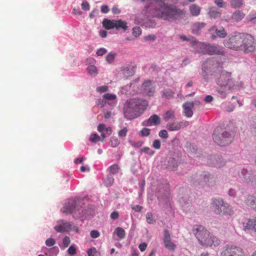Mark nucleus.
Instances as JSON below:
<instances>
[{"mask_svg":"<svg viewBox=\"0 0 256 256\" xmlns=\"http://www.w3.org/2000/svg\"><path fill=\"white\" fill-rule=\"evenodd\" d=\"M107 50L104 48H100L96 52V54L98 56H102L106 52Z\"/></svg>","mask_w":256,"mask_h":256,"instance_id":"0e129e2a","label":"nucleus"},{"mask_svg":"<svg viewBox=\"0 0 256 256\" xmlns=\"http://www.w3.org/2000/svg\"><path fill=\"white\" fill-rule=\"evenodd\" d=\"M189 124V122L186 120H182L180 122L176 121L167 124L166 128L170 131H177L188 126Z\"/></svg>","mask_w":256,"mask_h":256,"instance_id":"4468645a","label":"nucleus"},{"mask_svg":"<svg viewBox=\"0 0 256 256\" xmlns=\"http://www.w3.org/2000/svg\"><path fill=\"white\" fill-rule=\"evenodd\" d=\"M116 54L114 52H110L106 56V60L108 62V63H111L114 60V59L115 58V56H116Z\"/></svg>","mask_w":256,"mask_h":256,"instance_id":"c03bdc74","label":"nucleus"},{"mask_svg":"<svg viewBox=\"0 0 256 256\" xmlns=\"http://www.w3.org/2000/svg\"><path fill=\"white\" fill-rule=\"evenodd\" d=\"M120 144V140L116 136H112L110 140L109 144L112 148L118 146Z\"/></svg>","mask_w":256,"mask_h":256,"instance_id":"e433bc0d","label":"nucleus"},{"mask_svg":"<svg viewBox=\"0 0 256 256\" xmlns=\"http://www.w3.org/2000/svg\"><path fill=\"white\" fill-rule=\"evenodd\" d=\"M256 44L255 40L251 35L244 34L242 45V50L244 53L252 52L255 50Z\"/></svg>","mask_w":256,"mask_h":256,"instance_id":"1a4fd4ad","label":"nucleus"},{"mask_svg":"<svg viewBox=\"0 0 256 256\" xmlns=\"http://www.w3.org/2000/svg\"><path fill=\"white\" fill-rule=\"evenodd\" d=\"M190 11L192 16H198L200 14L201 8L196 4H192L190 8Z\"/></svg>","mask_w":256,"mask_h":256,"instance_id":"393cba45","label":"nucleus"},{"mask_svg":"<svg viewBox=\"0 0 256 256\" xmlns=\"http://www.w3.org/2000/svg\"><path fill=\"white\" fill-rule=\"evenodd\" d=\"M148 102L142 99L130 98L126 101L124 106V117L133 120L139 116L146 108Z\"/></svg>","mask_w":256,"mask_h":256,"instance_id":"f03ea898","label":"nucleus"},{"mask_svg":"<svg viewBox=\"0 0 256 256\" xmlns=\"http://www.w3.org/2000/svg\"><path fill=\"white\" fill-rule=\"evenodd\" d=\"M190 44L196 52L202 54L224 56L226 51L222 46L209 42L192 40Z\"/></svg>","mask_w":256,"mask_h":256,"instance_id":"20e7f679","label":"nucleus"},{"mask_svg":"<svg viewBox=\"0 0 256 256\" xmlns=\"http://www.w3.org/2000/svg\"><path fill=\"white\" fill-rule=\"evenodd\" d=\"M159 0H146L148 2H150V4L148 6H145V8L146 9V10H149L150 12V13L152 12V10L154 8H156V5L158 3H161V2H158Z\"/></svg>","mask_w":256,"mask_h":256,"instance_id":"473e14b6","label":"nucleus"},{"mask_svg":"<svg viewBox=\"0 0 256 256\" xmlns=\"http://www.w3.org/2000/svg\"><path fill=\"white\" fill-rule=\"evenodd\" d=\"M163 242L166 249L172 252L176 250V245L172 241L170 234L168 230H165L164 232Z\"/></svg>","mask_w":256,"mask_h":256,"instance_id":"ddd939ff","label":"nucleus"},{"mask_svg":"<svg viewBox=\"0 0 256 256\" xmlns=\"http://www.w3.org/2000/svg\"><path fill=\"white\" fill-rule=\"evenodd\" d=\"M160 123V118L156 114H153L146 121L143 122V125L146 126H158Z\"/></svg>","mask_w":256,"mask_h":256,"instance_id":"dca6fc26","label":"nucleus"},{"mask_svg":"<svg viewBox=\"0 0 256 256\" xmlns=\"http://www.w3.org/2000/svg\"><path fill=\"white\" fill-rule=\"evenodd\" d=\"M230 3L232 8H238L244 4V1L243 0H230Z\"/></svg>","mask_w":256,"mask_h":256,"instance_id":"2f4dec72","label":"nucleus"},{"mask_svg":"<svg viewBox=\"0 0 256 256\" xmlns=\"http://www.w3.org/2000/svg\"><path fill=\"white\" fill-rule=\"evenodd\" d=\"M186 12L175 6L164 2L158 3L156 8L152 10L151 14L168 21H174L185 16Z\"/></svg>","mask_w":256,"mask_h":256,"instance_id":"f257e3e1","label":"nucleus"},{"mask_svg":"<svg viewBox=\"0 0 256 256\" xmlns=\"http://www.w3.org/2000/svg\"><path fill=\"white\" fill-rule=\"evenodd\" d=\"M114 24L115 20H110L105 18L102 22V26L106 30L114 28Z\"/></svg>","mask_w":256,"mask_h":256,"instance_id":"5701e85b","label":"nucleus"},{"mask_svg":"<svg viewBox=\"0 0 256 256\" xmlns=\"http://www.w3.org/2000/svg\"><path fill=\"white\" fill-rule=\"evenodd\" d=\"M54 230L58 232H66L70 231L78 232V228L73 226L72 222L62 220L58 225L54 227Z\"/></svg>","mask_w":256,"mask_h":256,"instance_id":"9b49d317","label":"nucleus"},{"mask_svg":"<svg viewBox=\"0 0 256 256\" xmlns=\"http://www.w3.org/2000/svg\"><path fill=\"white\" fill-rule=\"evenodd\" d=\"M194 232L199 243L202 246H217L220 244V242L216 236L202 226H196Z\"/></svg>","mask_w":256,"mask_h":256,"instance_id":"7ed1b4c3","label":"nucleus"},{"mask_svg":"<svg viewBox=\"0 0 256 256\" xmlns=\"http://www.w3.org/2000/svg\"><path fill=\"white\" fill-rule=\"evenodd\" d=\"M56 243V242L54 238H49L46 241V244L48 246H54Z\"/></svg>","mask_w":256,"mask_h":256,"instance_id":"4d7b16f0","label":"nucleus"},{"mask_svg":"<svg viewBox=\"0 0 256 256\" xmlns=\"http://www.w3.org/2000/svg\"><path fill=\"white\" fill-rule=\"evenodd\" d=\"M119 216L118 212H113L111 213L110 217L112 220H116Z\"/></svg>","mask_w":256,"mask_h":256,"instance_id":"338daca9","label":"nucleus"},{"mask_svg":"<svg viewBox=\"0 0 256 256\" xmlns=\"http://www.w3.org/2000/svg\"><path fill=\"white\" fill-rule=\"evenodd\" d=\"M206 24L205 22H196L193 26L192 28V32L194 34H200L201 30L204 28Z\"/></svg>","mask_w":256,"mask_h":256,"instance_id":"aec40b11","label":"nucleus"},{"mask_svg":"<svg viewBox=\"0 0 256 256\" xmlns=\"http://www.w3.org/2000/svg\"><path fill=\"white\" fill-rule=\"evenodd\" d=\"M91 212L88 209H83L82 210V214L78 216L81 220H84L90 214Z\"/></svg>","mask_w":256,"mask_h":256,"instance_id":"58836bf2","label":"nucleus"},{"mask_svg":"<svg viewBox=\"0 0 256 256\" xmlns=\"http://www.w3.org/2000/svg\"><path fill=\"white\" fill-rule=\"evenodd\" d=\"M88 74L92 76H96L98 74L97 68L96 66L91 65L87 68Z\"/></svg>","mask_w":256,"mask_h":256,"instance_id":"c9c22d12","label":"nucleus"},{"mask_svg":"<svg viewBox=\"0 0 256 256\" xmlns=\"http://www.w3.org/2000/svg\"><path fill=\"white\" fill-rule=\"evenodd\" d=\"M127 132L128 129L126 127H124L122 129H121L118 131V136L120 137H124L126 136Z\"/></svg>","mask_w":256,"mask_h":256,"instance_id":"8fccbe9b","label":"nucleus"},{"mask_svg":"<svg viewBox=\"0 0 256 256\" xmlns=\"http://www.w3.org/2000/svg\"><path fill=\"white\" fill-rule=\"evenodd\" d=\"M244 33H238L230 36L228 39L224 42V46L230 49L239 51L242 50V45Z\"/></svg>","mask_w":256,"mask_h":256,"instance_id":"6e6552de","label":"nucleus"},{"mask_svg":"<svg viewBox=\"0 0 256 256\" xmlns=\"http://www.w3.org/2000/svg\"><path fill=\"white\" fill-rule=\"evenodd\" d=\"M114 232L120 238H124L126 236L124 230L120 227L116 228Z\"/></svg>","mask_w":256,"mask_h":256,"instance_id":"f704fd0d","label":"nucleus"},{"mask_svg":"<svg viewBox=\"0 0 256 256\" xmlns=\"http://www.w3.org/2000/svg\"><path fill=\"white\" fill-rule=\"evenodd\" d=\"M108 169L109 172L110 174H114L118 172L119 170H120V168L118 164H114L110 166Z\"/></svg>","mask_w":256,"mask_h":256,"instance_id":"a19ab883","label":"nucleus"},{"mask_svg":"<svg viewBox=\"0 0 256 256\" xmlns=\"http://www.w3.org/2000/svg\"><path fill=\"white\" fill-rule=\"evenodd\" d=\"M245 228L254 230L256 234V219H250L246 224Z\"/></svg>","mask_w":256,"mask_h":256,"instance_id":"cd10ccee","label":"nucleus"},{"mask_svg":"<svg viewBox=\"0 0 256 256\" xmlns=\"http://www.w3.org/2000/svg\"><path fill=\"white\" fill-rule=\"evenodd\" d=\"M210 174H204L200 176L198 178L199 184L202 185L204 183H206L209 180Z\"/></svg>","mask_w":256,"mask_h":256,"instance_id":"7c9ffc66","label":"nucleus"},{"mask_svg":"<svg viewBox=\"0 0 256 256\" xmlns=\"http://www.w3.org/2000/svg\"><path fill=\"white\" fill-rule=\"evenodd\" d=\"M140 133L142 136H147L150 134V130L148 128H144L141 130Z\"/></svg>","mask_w":256,"mask_h":256,"instance_id":"864d4df0","label":"nucleus"},{"mask_svg":"<svg viewBox=\"0 0 256 256\" xmlns=\"http://www.w3.org/2000/svg\"><path fill=\"white\" fill-rule=\"evenodd\" d=\"M160 146H161V144H160V140H156L153 142L152 146L154 148H156V150H158L160 148Z\"/></svg>","mask_w":256,"mask_h":256,"instance_id":"e2e57ef3","label":"nucleus"},{"mask_svg":"<svg viewBox=\"0 0 256 256\" xmlns=\"http://www.w3.org/2000/svg\"><path fill=\"white\" fill-rule=\"evenodd\" d=\"M128 142L130 146L136 148H140L144 144V142L142 140L134 141L130 140L128 141Z\"/></svg>","mask_w":256,"mask_h":256,"instance_id":"4c0bfd02","label":"nucleus"},{"mask_svg":"<svg viewBox=\"0 0 256 256\" xmlns=\"http://www.w3.org/2000/svg\"><path fill=\"white\" fill-rule=\"evenodd\" d=\"M158 136L162 138H167L168 136V133L166 130H161L158 134Z\"/></svg>","mask_w":256,"mask_h":256,"instance_id":"5fc2aeb1","label":"nucleus"},{"mask_svg":"<svg viewBox=\"0 0 256 256\" xmlns=\"http://www.w3.org/2000/svg\"><path fill=\"white\" fill-rule=\"evenodd\" d=\"M92 142L96 143L99 141L102 142L101 138L97 134H92L90 135L89 139Z\"/></svg>","mask_w":256,"mask_h":256,"instance_id":"ea45409f","label":"nucleus"},{"mask_svg":"<svg viewBox=\"0 0 256 256\" xmlns=\"http://www.w3.org/2000/svg\"><path fill=\"white\" fill-rule=\"evenodd\" d=\"M211 205L212 210L216 214L232 216L234 214L232 206L221 198H213Z\"/></svg>","mask_w":256,"mask_h":256,"instance_id":"423d86ee","label":"nucleus"},{"mask_svg":"<svg viewBox=\"0 0 256 256\" xmlns=\"http://www.w3.org/2000/svg\"><path fill=\"white\" fill-rule=\"evenodd\" d=\"M101 12L102 13L106 14L110 11V8L107 5H102L101 6Z\"/></svg>","mask_w":256,"mask_h":256,"instance_id":"69168bd1","label":"nucleus"},{"mask_svg":"<svg viewBox=\"0 0 256 256\" xmlns=\"http://www.w3.org/2000/svg\"><path fill=\"white\" fill-rule=\"evenodd\" d=\"M70 243V240L68 236H65L62 240V244L65 248H67Z\"/></svg>","mask_w":256,"mask_h":256,"instance_id":"3c124183","label":"nucleus"},{"mask_svg":"<svg viewBox=\"0 0 256 256\" xmlns=\"http://www.w3.org/2000/svg\"><path fill=\"white\" fill-rule=\"evenodd\" d=\"M68 253L71 255H74L76 254V248L74 246H70L68 250Z\"/></svg>","mask_w":256,"mask_h":256,"instance_id":"052dcab7","label":"nucleus"},{"mask_svg":"<svg viewBox=\"0 0 256 256\" xmlns=\"http://www.w3.org/2000/svg\"><path fill=\"white\" fill-rule=\"evenodd\" d=\"M174 92L170 89L167 88L162 90V96L167 99H170L174 97Z\"/></svg>","mask_w":256,"mask_h":256,"instance_id":"c756f323","label":"nucleus"},{"mask_svg":"<svg viewBox=\"0 0 256 256\" xmlns=\"http://www.w3.org/2000/svg\"><path fill=\"white\" fill-rule=\"evenodd\" d=\"M114 28L118 30L126 31L128 28V24L122 20H115Z\"/></svg>","mask_w":256,"mask_h":256,"instance_id":"6ab92c4d","label":"nucleus"},{"mask_svg":"<svg viewBox=\"0 0 256 256\" xmlns=\"http://www.w3.org/2000/svg\"><path fill=\"white\" fill-rule=\"evenodd\" d=\"M97 251L95 248H92L88 250L87 253L88 256H94Z\"/></svg>","mask_w":256,"mask_h":256,"instance_id":"bf43d9fd","label":"nucleus"},{"mask_svg":"<svg viewBox=\"0 0 256 256\" xmlns=\"http://www.w3.org/2000/svg\"><path fill=\"white\" fill-rule=\"evenodd\" d=\"M122 71L126 77H130L134 74V68L133 66H126L124 67Z\"/></svg>","mask_w":256,"mask_h":256,"instance_id":"a878e982","label":"nucleus"},{"mask_svg":"<svg viewBox=\"0 0 256 256\" xmlns=\"http://www.w3.org/2000/svg\"><path fill=\"white\" fill-rule=\"evenodd\" d=\"M215 30L216 36L212 35V39L214 40L216 38V36L220 38H224L227 36V33L225 31L224 28L222 27L220 29L216 28V26H212L210 29V31Z\"/></svg>","mask_w":256,"mask_h":256,"instance_id":"f3484780","label":"nucleus"},{"mask_svg":"<svg viewBox=\"0 0 256 256\" xmlns=\"http://www.w3.org/2000/svg\"><path fill=\"white\" fill-rule=\"evenodd\" d=\"M98 130L100 132H106L110 135L112 132V129L110 126L106 127L104 124H100L98 126Z\"/></svg>","mask_w":256,"mask_h":256,"instance_id":"c85d7f7f","label":"nucleus"},{"mask_svg":"<svg viewBox=\"0 0 256 256\" xmlns=\"http://www.w3.org/2000/svg\"><path fill=\"white\" fill-rule=\"evenodd\" d=\"M222 256H244L242 248L234 246H226L222 252Z\"/></svg>","mask_w":256,"mask_h":256,"instance_id":"9d476101","label":"nucleus"},{"mask_svg":"<svg viewBox=\"0 0 256 256\" xmlns=\"http://www.w3.org/2000/svg\"><path fill=\"white\" fill-rule=\"evenodd\" d=\"M212 138L214 142L220 146L230 144L233 140L232 134L222 127H217L214 130Z\"/></svg>","mask_w":256,"mask_h":256,"instance_id":"0eeeda50","label":"nucleus"},{"mask_svg":"<svg viewBox=\"0 0 256 256\" xmlns=\"http://www.w3.org/2000/svg\"><path fill=\"white\" fill-rule=\"evenodd\" d=\"M232 82L231 73L222 70L220 77L216 80V84L219 86L218 92L222 98H226L227 92L231 90L232 88Z\"/></svg>","mask_w":256,"mask_h":256,"instance_id":"39448f33","label":"nucleus"},{"mask_svg":"<svg viewBox=\"0 0 256 256\" xmlns=\"http://www.w3.org/2000/svg\"><path fill=\"white\" fill-rule=\"evenodd\" d=\"M208 14L210 18H216L221 16L220 11L214 7H211L209 9Z\"/></svg>","mask_w":256,"mask_h":256,"instance_id":"bb28decb","label":"nucleus"},{"mask_svg":"<svg viewBox=\"0 0 256 256\" xmlns=\"http://www.w3.org/2000/svg\"><path fill=\"white\" fill-rule=\"evenodd\" d=\"M194 106L193 102H184L182 106L184 110L183 113L184 115L188 118H191L193 115V111L192 108Z\"/></svg>","mask_w":256,"mask_h":256,"instance_id":"2eb2a0df","label":"nucleus"},{"mask_svg":"<svg viewBox=\"0 0 256 256\" xmlns=\"http://www.w3.org/2000/svg\"><path fill=\"white\" fill-rule=\"evenodd\" d=\"M104 98L108 100H114L116 98V94L110 93H106L103 96Z\"/></svg>","mask_w":256,"mask_h":256,"instance_id":"09e8293b","label":"nucleus"},{"mask_svg":"<svg viewBox=\"0 0 256 256\" xmlns=\"http://www.w3.org/2000/svg\"><path fill=\"white\" fill-rule=\"evenodd\" d=\"M242 174L248 183L250 182L253 186H256V176L250 178L249 176L250 174L248 173L246 170L244 169L242 170Z\"/></svg>","mask_w":256,"mask_h":256,"instance_id":"412c9836","label":"nucleus"},{"mask_svg":"<svg viewBox=\"0 0 256 256\" xmlns=\"http://www.w3.org/2000/svg\"><path fill=\"white\" fill-rule=\"evenodd\" d=\"M214 4L219 8H225L226 6V4L223 0H214Z\"/></svg>","mask_w":256,"mask_h":256,"instance_id":"49530a36","label":"nucleus"},{"mask_svg":"<svg viewBox=\"0 0 256 256\" xmlns=\"http://www.w3.org/2000/svg\"><path fill=\"white\" fill-rule=\"evenodd\" d=\"M142 92L149 96H153L155 92V86L150 80L144 81L141 86Z\"/></svg>","mask_w":256,"mask_h":256,"instance_id":"f8f14e48","label":"nucleus"},{"mask_svg":"<svg viewBox=\"0 0 256 256\" xmlns=\"http://www.w3.org/2000/svg\"><path fill=\"white\" fill-rule=\"evenodd\" d=\"M245 14L241 10L235 11L232 16V19L235 22H238L242 20L244 17Z\"/></svg>","mask_w":256,"mask_h":256,"instance_id":"4be33fe9","label":"nucleus"},{"mask_svg":"<svg viewBox=\"0 0 256 256\" xmlns=\"http://www.w3.org/2000/svg\"><path fill=\"white\" fill-rule=\"evenodd\" d=\"M108 90V88L106 86H98L96 88V90L100 92H106Z\"/></svg>","mask_w":256,"mask_h":256,"instance_id":"13d9d810","label":"nucleus"},{"mask_svg":"<svg viewBox=\"0 0 256 256\" xmlns=\"http://www.w3.org/2000/svg\"><path fill=\"white\" fill-rule=\"evenodd\" d=\"M245 203L247 206L256 210V193L248 196L245 200Z\"/></svg>","mask_w":256,"mask_h":256,"instance_id":"a211bd4d","label":"nucleus"},{"mask_svg":"<svg viewBox=\"0 0 256 256\" xmlns=\"http://www.w3.org/2000/svg\"><path fill=\"white\" fill-rule=\"evenodd\" d=\"M90 236L91 238H96L100 236V234L98 230H92L90 232Z\"/></svg>","mask_w":256,"mask_h":256,"instance_id":"603ef678","label":"nucleus"},{"mask_svg":"<svg viewBox=\"0 0 256 256\" xmlns=\"http://www.w3.org/2000/svg\"><path fill=\"white\" fill-rule=\"evenodd\" d=\"M140 151L144 152L146 154H148L150 156H152L154 154V152L148 147H144L142 148H141L140 150Z\"/></svg>","mask_w":256,"mask_h":256,"instance_id":"de8ad7c7","label":"nucleus"},{"mask_svg":"<svg viewBox=\"0 0 256 256\" xmlns=\"http://www.w3.org/2000/svg\"><path fill=\"white\" fill-rule=\"evenodd\" d=\"M112 11L114 14H119L121 12L120 10L117 6L112 7Z\"/></svg>","mask_w":256,"mask_h":256,"instance_id":"774afa93","label":"nucleus"},{"mask_svg":"<svg viewBox=\"0 0 256 256\" xmlns=\"http://www.w3.org/2000/svg\"><path fill=\"white\" fill-rule=\"evenodd\" d=\"M142 34V30L140 27L136 26L132 29V34L135 37L139 36Z\"/></svg>","mask_w":256,"mask_h":256,"instance_id":"a18cd8bd","label":"nucleus"},{"mask_svg":"<svg viewBox=\"0 0 256 256\" xmlns=\"http://www.w3.org/2000/svg\"><path fill=\"white\" fill-rule=\"evenodd\" d=\"M175 117L174 111L173 110H170L167 111L164 115V120L167 122L170 119L174 118Z\"/></svg>","mask_w":256,"mask_h":256,"instance_id":"72a5a7b5","label":"nucleus"},{"mask_svg":"<svg viewBox=\"0 0 256 256\" xmlns=\"http://www.w3.org/2000/svg\"><path fill=\"white\" fill-rule=\"evenodd\" d=\"M82 8L84 10H90V6L87 1H83L82 4Z\"/></svg>","mask_w":256,"mask_h":256,"instance_id":"6e6d98bb","label":"nucleus"},{"mask_svg":"<svg viewBox=\"0 0 256 256\" xmlns=\"http://www.w3.org/2000/svg\"><path fill=\"white\" fill-rule=\"evenodd\" d=\"M76 206L74 204H70L69 202H67L65 204V206L62 208V211L63 213L72 214L74 212V210Z\"/></svg>","mask_w":256,"mask_h":256,"instance_id":"b1692460","label":"nucleus"},{"mask_svg":"<svg viewBox=\"0 0 256 256\" xmlns=\"http://www.w3.org/2000/svg\"><path fill=\"white\" fill-rule=\"evenodd\" d=\"M114 182V178L112 176H108L104 181V184L107 186H112Z\"/></svg>","mask_w":256,"mask_h":256,"instance_id":"79ce46f5","label":"nucleus"},{"mask_svg":"<svg viewBox=\"0 0 256 256\" xmlns=\"http://www.w3.org/2000/svg\"><path fill=\"white\" fill-rule=\"evenodd\" d=\"M146 219L147 222L149 224H154L156 222V220L154 219L153 216L150 212L146 214Z\"/></svg>","mask_w":256,"mask_h":256,"instance_id":"37998d69","label":"nucleus"},{"mask_svg":"<svg viewBox=\"0 0 256 256\" xmlns=\"http://www.w3.org/2000/svg\"><path fill=\"white\" fill-rule=\"evenodd\" d=\"M156 38V36L154 34H150L144 37L145 41H154Z\"/></svg>","mask_w":256,"mask_h":256,"instance_id":"680f3d73","label":"nucleus"}]
</instances>
